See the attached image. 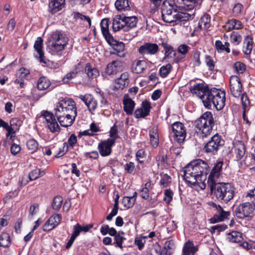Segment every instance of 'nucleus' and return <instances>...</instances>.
<instances>
[{"label": "nucleus", "mask_w": 255, "mask_h": 255, "mask_svg": "<svg viewBox=\"0 0 255 255\" xmlns=\"http://www.w3.org/2000/svg\"><path fill=\"white\" fill-rule=\"evenodd\" d=\"M115 143L114 139H108L100 142L98 148L101 155L107 156L110 155L112 152V147Z\"/></svg>", "instance_id": "obj_16"}, {"label": "nucleus", "mask_w": 255, "mask_h": 255, "mask_svg": "<svg viewBox=\"0 0 255 255\" xmlns=\"http://www.w3.org/2000/svg\"><path fill=\"white\" fill-rule=\"evenodd\" d=\"M68 42V38L64 32L58 30L54 32L48 44L49 52L52 55H61Z\"/></svg>", "instance_id": "obj_4"}, {"label": "nucleus", "mask_w": 255, "mask_h": 255, "mask_svg": "<svg viewBox=\"0 0 255 255\" xmlns=\"http://www.w3.org/2000/svg\"><path fill=\"white\" fill-rule=\"evenodd\" d=\"M151 108L149 102L146 100L143 101L141 107L135 111V117L136 118H141L147 116L149 114Z\"/></svg>", "instance_id": "obj_20"}, {"label": "nucleus", "mask_w": 255, "mask_h": 255, "mask_svg": "<svg viewBox=\"0 0 255 255\" xmlns=\"http://www.w3.org/2000/svg\"><path fill=\"white\" fill-rule=\"evenodd\" d=\"M93 227L92 225H86L82 226L80 224H77L73 227V233L72 235V236L76 238L81 233H86L89 231L90 229Z\"/></svg>", "instance_id": "obj_32"}, {"label": "nucleus", "mask_w": 255, "mask_h": 255, "mask_svg": "<svg viewBox=\"0 0 255 255\" xmlns=\"http://www.w3.org/2000/svg\"><path fill=\"white\" fill-rule=\"evenodd\" d=\"M78 98L85 104L90 111H94L97 108V101L91 94L80 95Z\"/></svg>", "instance_id": "obj_17"}, {"label": "nucleus", "mask_w": 255, "mask_h": 255, "mask_svg": "<svg viewBox=\"0 0 255 255\" xmlns=\"http://www.w3.org/2000/svg\"><path fill=\"white\" fill-rule=\"evenodd\" d=\"M171 67L170 64H167L166 65L162 66L159 70L160 76L163 78L166 77L170 73Z\"/></svg>", "instance_id": "obj_50"}, {"label": "nucleus", "mask_w": 255, "mask_h": 255, "mask_svg": "<svg viewBox=\"0 0 255 255\" xmlns=\"http://www.w3.org/2000/svg\"><path fill=\"white\" fill-rule=\"evenodd\" d=\"M125 170L128 174H133L135 169V165L133 162H129L124 166Z\"/></svg>", "instance_id": "obj_63"}, {"label": "nucleus", "mask_w": 255, "mask_h": 255, "mask_svg": "<svg viewBox=\"0 0 255 255\" xmlns=\"http://www.w3.org/2000/svg\"><path fill=\"white\" fill-rule=\"evenodd\" d=\"M115 5L119 11H127L130 8L128 0H117Z\"/></svg>", "instance_id": "obj_38"}, {"label": "nucleus", "mask_w": 255, "mask_h": 255, "mask_svg": "<svg viewBox=\"0 0 255 255\" xmlns=\"http://www.w3.org/2000/svg\"><path fill=\"white\" fill-rule=\"evenodd\" d=\"M197 132L202 137L210 135L212 131L214 125V119L210 112H206L196 121Z\"/></svg>", "instance_id": "obj_5"}, {"label": "nucleus", "mask_w": 255, "mask_h": 255, "mask_svg": "<svg viewBox=\"0 0 255 255\" xmlns=\"http://www.w3.org/2000/svg\"><path fill=\"white\" fill-rule=\"evenodd\" d=\"M227 240L232 243H240L243 240V237L240 232L232 231L227 234Z\"/></svg>", "instance_id": "obj_36"}, {"label": "nucleus", "mask_w": 255, "mask_h": 255, "mask_svg": "<svg viewBox=\"0 0 255 255\" xmlns=\"http://www.w3.org/2000/svg\"><path fill=\"white\" fill-rule=\"evenodd\" d=\"M63 203V198L60 196H56L53 199L52 206L54 210L58 211L61 207Z\"/></svg>", "instance_id": "obj_45"}, {"label": "nucleus", "mask_w": 255, "mask_h": 255, "mask_svg": "<svg viewBox=\"0 0 255 255\" xmlns=\"http://www.w3.org/2000/svg\"><path fill=\"white\" fill-rule=\"evenodd\" d=\"M124 233L123 232H119L115 236V243L116 244V246L122 248L123 242L125 238H124Z\"/></svg>", "instance_id": "obj_59"}, {"label": "nucleus", "mask_w": 255, "mask_h": 255, "mask_svg": "<svg viewBox=\"0 0 255 255\" xmlns=\"http://www.w3.org/2000/svg\"><path fill=\"white\" fill-rule=\"evenodd\" d=\"M217 213L211 218L210 222L214 224L223 221L230 215V212L224 211L220 206L216 207Z\"/></svg>", "instance_id": "obj_23"}, {"label": "nucleus", "mask_w": 255, "mask_h": 255, "mask_svg": "<svg viewBox=\"0 0 255 255\" xmlns=\"http://www.w3.org/2000/svg\"><path fill=\"white\" fill-rule=\"evenodd\" d=\"M189 49L190 47L185 44H182L178 47L177 51L182 54L180 59H181L184 57V55L188 52Z\"/></svg>", "instance_id": "obj_62"}, {"label": "nucleus", "mask_w": 255, "mask_h": 255, "mask_svg": "<svg viewBox=\"0 0 255 255\" xmlns=\"http://www.w3.org/2000/svg\"><path fill=\"white\" fill-rule=\"evenodd\" d=\"M147 68V63L145 60H139L135 61L132 66V71L137 74L142 73Z\"/></svg>", "instance_id": "obj_29"}, {"label": "nucleus", "mask_w": 255, "mask_h": 255, "mask_svg": "<svg viewBox=\"0 0 255 255\" xmlns=\"http://www.w3.org/2000/svg\"><path fill=\"white\" fill-rule=\"evenodd\" d=\"M43 171L40 172L39 169H36L32 170L29 174V178L30 180H34L44 175Z\"/></svg>", "instance_id": "obj_51"}, {"label": "nucleus", "mask_w": 255, "mask_h": 255, "mask_svg": "<svg viewBox=\"0 0 255 255\" xmlns=\"http://www.w3.org/2000/svg\"><path fill=\"white\" fill-rule=\"evenodd\" d=\"M22 125V121L17 118L11 119L10 121V126L8 124L0 119V127L5 128L7 132L6 136H12L15 131L19 129Z\"/></svg>", "instance_id": "obj_11"}, {"label": "nucleus", "mask_w": 255, "mask_h": 255, "mask_svg": "<svg viewBox=\"0 0 255 255\" xmlns=\"http://www.w3.org/2000/svg\"><path fill=\"white\" fill-rule=\"evenodd\" d=\"M125 15H117L115 16L113 20V29L115 32L123 30L124 31V27H125Z\"/></svg>", "instance_id": "obj_25"}, {"label": "nucleus", "mask_w": 255, "mask_h": 255, "mask_svg": "<svg viewBox=\"0 0 255 255\" xmlns=\"http://www.w3.org/2000/svg\"><path fill=\"white\" fill-rule=\"evenodd\" d=\"M255 209V204L253 202L251 203L246 202L239 205L235 209L236 216L240 219L250 217Z\"/></svg>", "instance_id": "obj_9"}, {"label": "nucleus", "mask_w": 255, "mask_h": 255, "mask_svg": "<svg viewBox=\"0 0 255 255\" xmlns=\"http://www.w3.org/2000/svg\"><path fill=\"white\" fill-rule=\"evenodd\" d=\"M208 168L207 163L201 159L191 161L184 168V179L195 190L204 189Z\"/></svg>", "instance_id": "obj_2"}, {"label": "nucleus", "mask_w": 255, "mask_h": 255, "mask_svg": "<svg viewBox=\"0 0 255 255\" xmlns=\"http://www.w3.org/2000/svg\"><path fill=\"white\" fill-rule=\"evenodd\" d=\"M162 17L163 20L168 23L175 21L178 19L181 18V14L173 6L168 2H164L161 8Z\"/></svg>", "instance_id": "obj_6"}, {"label": "nucleus", "mask_w": 255, "mask_h": 255, "mask_svg": "<svg viewBox=\"0 0 255 255\" xmlns=\"http://www.w3.org/2000/svg\"><path fill=\"white\" fill-rule=\"evenodd\" d=\"M234 153L237 160L241 159L245 154V147L243 142L239 141L234 146Z\"/></svg>", "instance_id": "obj_31"}, {"label": "nucleus", "mask_w": 255, "mask_h": 255, "mask_svg": "<svg viewBox=\"0 0 255 255\" xmlns=\"http://www.w3.org/2000/svg\"><path fill=\"white\" fill-rule=\"evenodd\" d=\"M205 63L210 71L213 70L215 68V62L213 58L209 55H206L205 59Z\"/></svg>", "instance_id": "obj_55"}, {"label": "nucleus", "mask_w": 255, "mask_h": 255, "mask_svg": "<svg viewBox=\"0 0 255 255\" xmlns=\"http://www.w3.org/2000/svg\"><path fill=\"white\" fill-rule=\"evenodd\" d=\"M129 75L128 73L125 72L122 74L120 77L116 79L114 83L115 89L117 90H123L126 87L128 86L129 80Z\"/></svg>", "instance_id": "obj_22"}, {"label": "nucleus", "mask_w": 255, "mask_h": 255, "mask_svg": "<svg viewBox=\"0 0 255 255\" xmlns=\"http://www.w3.org/2000/svg\"><path fill=\"white\" fill-rule=\"evenodd\" d=\"M85 72L88 77L92 79L96 78L99 75L98 70L95 68L92 67L89 63H87L86 65Z\"/></svg>", "instance_id": "obj_39"}, {"label": "nucleus", "mask_w": 255, "mask_h": 255, "mask_svg": "<svg viewBox=\"0 0 255 255\" xmlns=\"http://www.w3.org/2000/svg\"><path fill=\"white\" fill-rule=\"evenodd\" d=\"M137 51L140 55H153L159 51V47L156 43L146 42L139 46Z\"/></svg>", "instance_id": "obj_14"}, {"label": "nucleus", "mask_w": 255, "mask_h": 255, "mask_svg": "<svg viewBox=\"0 0 255 255\" xmlns=\"http://www.w3.org/2000/svg\"><path fill=\"white\" fill-rule=\"evenodd\" d=\"M210 16L208 14L204 15L199 22V27L201 29H207L210 26Z\"/></svg>", "instance_id": "obj_42"}, {"label": "nucleus", "mask_w": 255, "mask_h": 255, "mask_svg": "<svg viewBox=\"0 0 255 255\" xmlns=\"http://www.w3.org/2000/svg\"><path fill=\"white\" fill-rule=\"evenodd\" d=\"M197 250V247L194 245L193 242L189 240L183 245L182 255H194Z\"/></svg>", "instance_id": "obj_27"}, {"label": "nucleus", "mask_w": 255, "mask_h": 255, "mask_svg": "<svg viewBox=\"0 0 255 255\" xmlns=\"http://www.w3.org/2000/svg\"><path fill=\"white\" fill-rule=\"evenodd\" d=\"M223 142L221 135L217 133L205 144L204 149L206 152L215 154L223 144Z\"/></svg>", "instance_id": "obj_12"}, {"label": "nucleus", "mask_w": 255, "mask_h": 255, "mask_svg": "<svg viewBox=\"0 0 255 255\" xmlns=\"http://www.w3.org/2000/svg\"><path fill=\"white\" fill-rule=\"evenodd\" d=\"M171 182V177L167 174H161V180L160 181V185L162 187H167Z\"/></svg>", "instance_id": "obj_48"}, {"label": "nucleus", "mask_w": 255, "mask_h": 255, "mask_svg": "<svg viewBox=\"0 0 255 255\" xmlns=\"http://www.w3.org/2000/svg\"><path fill=\"white\" fill-rule=\"evenodd\" d=\"M40 118L42 119L43 123L45 127L52 133L58 132L60 131V127L55 118V116L51 112L44 111L41 112Z\"/></svg>", "instance_id": "obj_7"}, {"label": "nucleus", "mask_w": 255, "mask_h": 255, "mask_svg": "<svg viewBox=\"0 0 255 255\" xmlns=\"http://www.w3.org/2000/svg\"><path fill=\"white\" fill-rule=\"evenodd\" d=\"M161 45L165 50V55L166 57H171V54L174 52L173 47L169 45L166 41H162Z\"/></svg>", "instance_id": "obj_46"}, {"label": "nucleus", "mask_w": 255, "mask_h": 255, "mask_svg": "<svg viewBox=\"0 0 255 255\" xmlns=\"http://www.w3.org/2000/svg\"><path fill=\"white\" fill-rule=\"evenodd\" d=\"M242 41L241 35L237 32H233L231 35V41L232 43L238 45Z\"/></svg>", "instance_id": "obj_54"}, {"label": "nucleus", "mask_w": 255, "mask_h": 255, "mask_svg": "<svg viewBox=\"0 0 255 255\" xmlns=\"http://www.w3.org/2000/svg\"><path fill=\"white\" fill-rule=\"evenodd\" d=\"M151 183L148 182L144 184V186L140 191V195L142 198L147 200L149 198V190Z\"/></svg>", "instance_id": "obj_44"}, {"label": "nucleus", "mask_w": 255, "mask_h": 255, "mask_svg": "<svg viewBox=\"0 0 255 255\" xmlns=\"http://www.w3.org/2000/svg\"><path fill=\"white\" fill-rule=\"evenodd\" d=\"M10 243V237L8 234L2 233L0 235V246L2 247H8Z\"/></svg>", "instance_id": "obj_43"}, {"label": "nucleus", "mask_w": 255, "mask_h": 255, "mask_svg": "<svg viewBox=\"0 0 255 255\" xmlns=\"http://www.w3.org/2000/svg\"><path fill=\"white\" fill-rule=\"evenodd\" d=\"M109 21L108 18L102 19L100 23L102 33L106 39H108V37H110L109 31Z\"/></svg>", "instance_id": "obj_41"}, {"label": "nucleus", "mask_w": 255, "mask_h": 255, "mask_svg": "<svg viewBox=\"0 0 255 255\" xmlns=\"http://www.w3.org/2000/svg\"><path fill=\"white\" fill-rule=\"evenodd\" d=\"M253 49V39L250 35L245 38L244 43L243 51L246 55H250Z\"/></svg>", "instance_id": "obj_35"}, {"label": "nucleus", "mask_w": 255, "mask_h": 255, "mask_svg": "<svg viewBox=\"0 0 255 255\" xmlns=\"http://www.w3.org/2000/svg\"><path fill=\"white\" fill-rule=\"evenodd\" d=\"M230 91L235 97H239L241 95L242 85L240 78L237 76H232L230 80Z\"/></svg>", "instance_id": "obj_15"}, {"label": "nucleus", "mask_w": 255, "mask_h": 255, "mask_svg": "<svg viewBox=\"0 0 255 255\" xmlns=\"http://www.w3.org/2000/svg\"><path fill=\"white\" fill-rule=\"evenodd\" d=\"M242 27V22L235 19H232L228 20L224 25L225 29L227 31H230L233 29H239Z\"/></svg>", "instance_id": "obj_33"}, {"label": "nucleus", "mask_w": 255, "mask_h": 255, "mask_svg": "<svg viewBox=\"0 0 255 255\" xmlns=\"http://www.w3.org/2000/svg\"><path fill=\"white\" fill-rule=\"evenodd\" d=\"M122 66V62L121 61H113L108 64L105 73L110 76L115 75L121 70Z\"/></svg>", "instance_id": "obj_21"}, {"label": "nucleus", "mask_w": 255, "mask_h": 255, "mask_svg": "<svg viewBox=\"0 0 255 255\" xmlns=\"http://www.w3.org/2000/svg\"><path fill=\"white\" fill-rule=\"evenodd\" d=\"M71 112L77 113V109L75 102L69 98H65L61 100L57 104L55 109V113H70Z\"/></svg>", "instance_id": "obj_8"}, {"label": "nucleus", "mask_w": 255, "mask_h": 255, "mask_svg": "<svg viewBox=\"0 0 255 255\" xmlns=\"http://www.w3.org/2000/svg\"><path fill=\"white\" fill-rule=\"evenodd\" d=\"M113 44L114 52H111V54H115L120 58H124L127 53L125 52V45L122 42L115 41Z\"/></svg>", "instance_id": "obj_24"}, {"label": "nucleus", "mask_w": 255, "mask_h": 255, "mask_svg": "<svg viewBox=\"0 0 255 255\" xmlns=\"http://www.w3.org/2000/svg\"><path fill=\"white\" fill-rule=\"evenodd\" d=\"M61 219V215L59 214H57L51 216L48 220L54 224L56 227L60 223Z\"/></svg>", "instance_id": "obj_56"}, {"label": "nucleus", "mask_w": 255, "mask_h": 255, "mask_svg": "<svg viewBox=\"0 0 255 255\" xmlns=\"http://www.w3.org/2000/svg\"><path fill=\"white\" fill-rule=\"evenodd\" d=\"M222 166V161H219L216 163L209 176L208 184L214 197L219 201L227 203L233 198L235 193V188L231 183H216V179L221 175Z\"/></svg>", "instance_id": "obj_1"}, {"label": "nucleus", "mask_w": 255, "mask_h": 255, "mask_svg": "<svg viewBox=\"0 0 255 255\" xmlns=\"http://www.w3.org/2000/svg\"><path fill=\"white\" fill-rule=\"evenodd\" d=\"M226 228V226L217 225L211 227L210 231L212 234H215L216 232H220L224 231Z\"/></svg>", "instance_id": "obj_64"}, {"label": "nucleus", "mask_w": 255, "mask_h": 255, "mask_svg": "<svg viewBox=\"0 0 255 255\" xmlns=\"http://www.w3.org/2000/svg\"><path fill=\"white\" fill-rule=\"evenodd\" d=\"M200 52L196 51L194 52L193 55L192 64L194 67L199 66L201 65V62L200 58Z\"/></svg>", "instance_id": "obj_57"}, {"label": "nucleus", "mask_w": 255, "mask_h": 255, "mask_svg": "<svg viewBox=\"0 0 255 255\" xmlns=\"http://www.w3.org/2000/svg\"><path fill=\"white\" fill-rule=\"evenodd\" d=\"M78 75L77 71H72L67 73L63 78V81L65 83H68L73 79L76 78Z\"/></svg>", "instance_id": "obj_61"}, {"label": "nucleus", "mask_w": 255, "mask_h": 255, "mask_svg": "<svg viewBox=\"0 0 255 255\" xmlns=\"http://www.w3.org/2000/svg\"><path fill=\"white\" fill-rule=\"evenodd\" d=\"M43 40L39 37L37 38L34 45V48L36 52L35 54V57L40 62L46 64L47 63L46 59L44 56V53L42 50Z\"/></svg>", "instance_id": "obj_18"}, {"label": "nucleus", "mask_w": 255, "mask_h": 255, "mask_svg": "<svg viewBox=\"0 0 255 255\" xmlns=\"http://www.w3.org/2000/svg\"><path fill=\"white\" fill-rule=\"evenodd\" d=\"M208 90L209 89L203 83L195 84L193 86H191L190 88L191 93L196 95L201 100Z\"/></svg>", "instance_id": "obj_19"}, {"label": "nucleus", "mask_w": 255, "mask_h": 255, "mask_svg": "<svg viewBox=\"0 0 255 255\" xmlns=\"http://www.w3.org/2000/svg\"><path fill=\"white\" fill-rule=\"evenodd\" d=\"M65 0H49V11L55 13L62 9Z\"/></svg>", "instance_id": "obj_26"}, {"label": "nucleus", "mask_w": 255, "mask_h": 255, "mask_svg": "<svg viewBox=\"0 0 255 255\" xmlns=\"http://www.w3.org/2000/svg\"><path fill=\"white\" fill-rule=\"evenodd\" d=\"M50 84L49 79L45 77H41L37 81V87L39 90L42 91L47 89Z\"/></svg>", "instance_id": "obj_37"}, {"label": "nucleus", "mask_w": 255, "mask_h": 255, "mask_svg": "<svg viewBox=\"0 0 255 255\" xmlns=\"http://www.w3.org/2000/svg\"><path fill=\"white\" fill-rule=\"evenodd\" d=\"M136 158L139 163H142L145 161V153L143 149H139L136 152Z\"/></svg>", "instance_id": "obj_60"}, {"label": "nucleus", "mask_w": 255, "mask_h": 255, "mask_svg": "<svg viewBox=\"0 0 255 255\" xmlns=\"http://www.w3.org/2000/svg\"><path fill=\"white\" fill-rule=\"evenodd\" d=\"M225 100V91L216 88L209 90L202 99L205 107L211 109L213 107L217 110H220L224 107Z\"/></svg>", "instance_id": "obj_3"}, {"label": "nucleus", "mask_w": 255, "mask_h": 255, "mask_svg": "<svg viewBox=\"0 0 255 255\" xmlns=\"http://www.w3.org/2000/svg\"><path fill=\"white\" fill-rule=\"evenodd\" d=\"M124 110L127 115H130L133 113L135 107L134 101L128 97H125L123 100Z\"/></svg>", "instance_id": "obj_28"}, {"label": "nucleus", "mask_w": 255, "mask_h": 255, "mask_svg": "<svg viewBox=\"0 0 255 255\" xmlns=\"http://www.w3.org/2000/svg\"><path fill=\"white\" fill-rule=\"evenodd\" d=\"M174 139L179 143H182L186 136V129L180 122L174 123L171 125Z\"/></svg>", "instance_id": "obj_10"}, {"label": "nucleus", "mask_w": 255, "mask_h": 255, "mask_svg": "<svg viewBox=\"0 0 255 255\" xmlns=\"http://www.w3.org/2000/svg\"><path fill=\"white\" fill-rule=\"evenodd\" d=\"M215 46L218 52L225 51L227 53H229L231 51L229 47L230 43L228 42H225V44H223L220 40H217L215 42Z\"/></svg>", "instance_id": "obj_40"}, {"label": "nucleus", "mask_w": 255, "mask_h": 255, "mask_svg": "<svg viewBox=\"0 0 255 255\" xmlns=\"http://www.w3.org/2000/svg\"><path fill=\"white\" fill-rule=\"evenodd\" d=\"M175 249L174 242L172 240L165 242L160 255H170Z\"/></svg>", "instance_id": "obj_34"}, {"label": "nucleus", "mask_w": 255, "mask_h": 255, "mask_svg": "<svg viewBox=\"0 0 255 255\" xmlns=\"http://www.w3.org/2000/svg\"><path fill=\"white\" fill-rule=\"evenodd\" d=\"M118 127L116 126V124H115L110 129V135L111 137V138H108V139H114L115 141V143L116 142V140L117 138H119L120 137L119 135H118Z\"/></svg>", "instance_id": "obj_52"}, {"label": "nucleus", "mask_w": 255, "mask_h": 255, "mask_svg": "<svg viewBox=\"0 0 255 255\" xmlns=\"http://www.w3.org/2000/svg\"><path fill=\"white\" fill-rule=\"evenodd\" d=\"M234 68L237 72L243 73L246 69V66L244 63L238 61L234 64Z\"/></svg>", "instance_id": "obj_58"}, {"label": "nucleus", "mask_w": 255, "mask_h": 255, "mask_svg": "<svg viewBox=\"0 0 255 255\" xmlns=\"http://www.w3.org/2000/svg\"><path fill=\"white\" fill-rule=\"evenodd\" d=\"M26 146L29 150L34 152L38 149V143L34 139H31L27 141Z\"/></svg>", "instance_id": "obj_49"}, {"label": "nucleus", "mask_w": 255, "mask_h": 255, "mask_svg": "<svg viewBox=\"0 0 255 255\" xmlns=\"http://www.w3.org/2000/svg\"><path fill=\"white\" fill-rule=\"evenodd\" d=\"M57 120L61 126L64 127L71 126L74 123L77 116V113L71 112L70 113H55Z\"/></svg>", "instance_id": "obj_13"}, {"label": "nucleus", "mask_w": 255, "mask_h": 255, "mask_svg": "<svg viewBox=\"0 0 255 255\" xmlns=\"http://www.w3.org/2000/svg\"><path fill=\"white\" fill-rule=\"evenodd\" d=\"M173 192L170 189H166L164 192L163 201L167 204H169L173 198Z\"/></svg>", "instance_id": "obj_53"}, {"label": "nucleus", "mask_w": 255, "mask_h": 255, "mask_svg": "<svg viewBox=\"0 0 255 255\" xmlns=\"http://www.w3.org/2000/svg\"><path fill=\"white\" fill-rule=\"evenodd\" d=\"M125 27L124 31H128L130 29L136 27L137 23V18L135 16H125Z\"/></svg>", "instance_id": "obj_30"}, {"label": "nucleus", "mask_w": 255, "mask_h": 255, "mask_svg": "<svg viewBox=\"0 0 255 255\" xmlns=\"http://www.w3.org/2000/svg\"><path fill=\"white\" fill-rule=\"evenodd\" d=\"M135 199L133 197L128 196L124 197L122 200V204L125 207L129 208L131 207L134 204Z\"/></svg>", "instance_id": "obj_47"}]
</instances>
